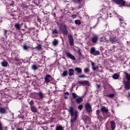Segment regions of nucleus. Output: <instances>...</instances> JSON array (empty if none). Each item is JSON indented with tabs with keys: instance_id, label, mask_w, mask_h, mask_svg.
Instances as JSON below:
<instances>
[{
	"instance_id": "obj_1",
	"label": "nucleus",
	"mask_w": 130,
	"mask_h": 130,
	"mask_svg": "<svg viewBox=\"0 0 130 130\" xmlns=\"http://www.w3.org/2000/svg\"><path fill=\"white\" fill-rule=\"evenodd\" d=\"M45 83L46 84H48V83H50V82L54 80V78L51 76L50 74H47L45 76Z\"/></svg>"
},
{
	"instance_id": "obj_2",
	"label": "nucleus",
	"mask_w": 130,
	"mask_h": 130,
	"mask_svg": "<svg viewBox=\"0 0 130 130\" xmlns=\"http://www.w3.org/2000/svg\"><path fill=\"white\" fill-rule=\"evenodd\" d=\"M85 109L88 113H91L92 111H93V110L92 109V107L91 106V105L89 103H86L85 105Z\"/></svg>"
},
{
	"instance_id": "obj_3",
	"label": "nucleus",
	"mask_w": 130,
	"mask_h": 130,
	"mask_svg": "<svg viewBox=\"0 0 130 130\" xmlns=\"http://www.w3.org/2000/svg\"><path fill=\"white\" fill-rule=\"evenodd\" d=\"M90 54L92 55H100V52L96 50L94 47H92L90 49Z\"/></svg>"
},
{
	"instance_id": "obj_4",
	"label": "nucleus",
	"mask_w": 130,
	"mask_h": 130,
	"mask_svg": "<svg viewBox=\"0 0 130 130\" xmlns=\"http://www.w3.org/2000/svg\"><path fill=\"white\" fill-rule=\"evenodd\" d=\"M73 2L75 3L76 4H79L80 5L79 6L78 9H81L84 4H85V0H72Z\"/></svg>"
},
{
	"instance_id": "obj_5",
	"label": "nucleus",
	"mask_w": 130,
	"mask_h": 130,
	"mask_svg": "<svg viewBox=\"0 0 130 130\" xmlns=\"http://www.w3.org/2000/svg\"><path fill=\"white\" fill-rule=\"evenodd\" d=\"M113 2L117 5H121L122 7L125 5V1L123 0H113Z\"/></svg>"
},
{
	"instance_id": "obj_6",
	"label": "nucleus",
	"mask_w": 130,
	"mask_h": 130,
	"mask_svg": "<svg viewBox=\"0 0 130 130\" xmlns=\"http://www.w3.org/2000/svg\"><path fill=\"white\" fill-rule=\"evenodd\" d=\"M113 2L117 5H121L122 7L125 5V1L123 0H113Z\"/></svg>"
},
{
	"instance_id": "obj_7",
	"label": "nucleus",
	"mask_w": 130,
	"mask_h": 130,
	"mask_svg": "<svg viewBox=\"0 0 130 130\" xmlns=\"http://www.w3.org/2000/svg\"><path fill=\"white\" fill-rule=\"evenodd\" d=\"M82 119L83 120H84V121L86 122V123H89V122L91 121V119L90 118V117L86 115H84L82 116Z\"/></svg>"
},
{
	"instance_id": "obj_8",
	"label": "nucleus",
	"mask_w": 130,
	"mask_h": 130,
	"mask_svg": "<svg viewBox=\"0 0 130 130\" xmlns=\"http://www.w3.org/2000/svg\"><path fill=\"white\" fill-rule=\"evenodd\" d=\"M123 83L124 84V88L126 90H130V81L125 82L123 80Z\"/></svg>"
},
{
	"instance_id": "obj_9",
	"label": "nucleus",
	"mask_w": 130,
	"mask_h": 130,
	"mask_svg": "<svg viewBox=\"0 0 130 130\" xmlns=\"http://www.w3.org/2000/svg\"><path fill=\"white\" fill-rule=\"evenodd\" d=\"M68 39L69 40V43L71 46H74V38L72 36V35H68Z\"/></svg>"
},
{
	"instance_id": "obj_10",
	"label": "nucleus",
	"mask_w": 130,
	"mask_h": 130,
	"mask_svg": "<svg viewBox=\"0 0 130 130\" xmlns=\"http://www.w3.org/2000/svg\"><path fill=\"white\" fill-rule=\"evenodd\" d=\"M71 122L73 123V122H75L77 120V118L78 117L77 114H71Z\"/></svg>"
},
{
	"instance_id": "obj_11",
	"label": "nucleus",
	"mask_w": 130,
	"mask_h": 130,
	"mask_svg": "<svg viewBox=\"0 0 130 130\" xmlns=\"http://www.w3.org/2000/svg\"><path fill=\"white\" fill-rule=\"evenodd\" d=\"M79 84H81V85H82L83 86H85V85H86L87 86H90V83L89 81L87 80L83 81H78Z\"/></svg>"
},
{
	"instance_id": "obj_12",
	"label": "nucleus",
	"mask_w": 130,
	"mask_h": 130,
	"mask_svg": "<svg viewBox=\"0 0 130 130\" xmlns=\"http://www.w3.org/2000/svg\"><path fill=\"white\" fill-rule=\"evenodd\" d=\"M69 112L71 114H77V113H78L77 110H74V108L72 106L70 107L69 109Z\"/></svg>"
},
{
	"instance_id": "obj_13",
	"label": "nucleus",
	"mask_w": 130,
	"mask_h": 130,
	"mask_svg": "<svg viewBox=\"0 0 130 130\" xmlns=\"http://www.w3.org/2000/svg\"><path fill=\"white\" fill-rule=\"evenodd\" d=\"M66 54L68 57H69V58L72 59V60H76V57H75L71 53L66 52Z\"/></svg>"
},
{
	"instance_id": "obj_14",
	"label": "nucleus",
	"mask_w": 130,
	"mask_h": 130,
	"mask_svg": "<svg viewBox=\"0 0 130 130\" xmlns=\"http://www.w3.org/2000/svg\"><path fill=\"white\" fill-rule=\"evenodd\" d=\"M98 39H99L98 36L94 35L91 39V41L93 43H96L98 41Z\"/></svg>"
},
{
	"instance_id": "obj_15",
	"label": "nucleus",
	"mask_w": 130,
	"mask_h": 130,
	"mask_svg": "<svg viewBox=\"0 0 130 130\" xmlns=\"http://www.w3.org/2000/svg\"><path fill=\"white\" fill-rule=\"evenodd\" d=\"M101 110L103 113H108V108H107V107H106L105 106H103L101 108Z\"/></svg>"
},
{
	"instance_id": "obj_16",
	"label": "nucleus",
	"mask_w": 130,
	"mask_h": 130,
	"mask_svg": "<svg viewBox=\"0 0 130 130\" xmlns=\"http://www.w3.org/2000/svg\"><path fill=\"white\" fill-rule=\"evenodd\" d=\"M76 102L77 104H81L82 102H83V98L81 96H78L77 98H76Z\"/></svg>"
},
{
	"instance_id": "obj_17",
	"label": "nucleus",
	"mask_w": 130,
	"mask_h": 130,
	"mask_svg": "<svg viewBox=\"0 0 130 130\" xmlns=\"http://www.w3.org/2000/svg\"><path fill=\"white\" fill-rule=\"evenodd\" d=\"M109 41L111 42V43H114V42H116V39H115V36H110Z\"/></svg>"
},
{
	"instance_id": "obj_18",
	"label": "nucleus",
	"mask_w": 130,
	"mask_h": 130,
	"mask_svg": "<svg viewBox=\"0 0 130 130\" xmlns=\"http://www.w3.org/2000/svg\"><path fill=\"white\" fill-rule=\"evenodd\" d=\"M123 74L125 76V78L127 80V82H130V75L125 72H123Z\"/></svg>"
},
{
	"instance_id": "obj_19",
	"label": "nucleus",
	"mask_w": 130,
	"mask_h": 130,
	"mask_svg": "<svg viewBox=\"0 0 130 130\" xmlns=\"http://www.w3.org/2000/svg\"><path fill=\"white\" fill-rule=\"evenodd\" d=\"M120 77V75L117 73H115L113 74L112 78L114 79V80H118L119 79V77Z\"/></svg>"
},
{
	"instance_id": "obj_20",
	"label": "nucleus",
	"mask_w": 130,
	"mask_h": 130,
	"mask_svg": "<svg viewBox=\"0 0 130 130\" xmlns=\"http://www.w3.org/2000/svg\"><path fill=\"white\" fill-rule=\"evenodd\" d=\"M111 123V128L112 130L115 129V121H112L110 122Z\"/></svg>"
},
{
	"instance_id": "obj_21",
	"label": "nucleus",
	"mask_w": 130,
	"mask_h": 130,
	"mask_svg": "<svg viewBox=\"0 0 130 130\" xmlns=\"http://www.w3.org/2000/svg\"><path fill=\"white\" fill-rule=\"evenodd\" d=\"M100 42H101L102 43H104L105 42H107V41H106V38L104 36H103V37H101L100 38Z\"/></svg>"
},
{
	"instance_id": "obj_22",
	"label": "nucleus",
	"mask_w": 130,
	"mask_h": 130,
	"mask_svg": "<svg viewBox=\"0 0 130 130\" xmlns=\"http://www.w3.org/2000/svg\"><path fill=\"white\" fill-rule=\"evenodd\" d=\"M55 130H64V127L62 126L61 125H56Z\"/></svg>"
},
{
	"instance_id": "obj_23",
	"label": "nucleus",
	"mask_w": 130,
	"mask_h": 130,
	"mask_svg": "<svg viewBox=\"0 0 130 130\" xmlns=\"http://www.w3.org/2000/svg\"><path fill=\"white\" fill-rule=\"evenodd\" d=\"M75 71L78 73V74H82V69L79 67H76L74 68Z\"/></svg>"
},
{
	"instance_id": "obj_24",
	"label": "nucleus",
	"mask_w": 130,
	"mask_h": 130,
	"mask_svg": "<svg viewBox=\"0 0 130 130\" xmlns=\"http://www.w3.org/2000/svg\"><path fill=\"white\" fill-rule=\"evenodd\" d=\"M14 27L17 29V30H20L21 28H22V25L19 24V23H15L14 25Z\"/></svg>"
},
{
	"instance_id": "obj_25",
	"label": "nucleus",
	"mask_w": 130,
	"mask_h": 130,
	"mask_svg": "<svg viewBox=\"0 0 130 130\" xmlns=\"http://www.w3.org/2000/svg\"><path fill=\"white\" fill-rule=\"evenodd\" d=\"M30 109L32 112L36 113L37 112V109L36 106H30Z\"/></svg>"
},
{
	"instance_id": "obj_26",
	"label": "nucleus",
	"mask_w": 130,
	"mask_h": 130,
	"mask_svg": "<svg viewBox=\"0 0 130 130\" xmlns=\"http://www.w3.org/2000/svg\"><path fill=\"white\" fill-rule=\"evenodd\" d=\"M69 75L70 76V77H71V76H74V73L75 71H74L73 69H69Z\"/></svg>"
},
{
	"instance_id": "obj_27",
	"label": "nucleus",
	"mask_w": 130,
	"mask_h": 130,
	"mask_svg": "<svg viewBox=\"0 0 130 130\" xmlns=\"http://www.w3.org/2000/svg\"><path fill=\"white\" fill-rule=\"evenodd\" d=\"M1 64L3 68H6L8 67V64H9V63H8V61H4L2 62Z\"/></svg>"
},
{
	"instance_id": "obj_28",
	"label": "nucleus",
	"mask_w": 130,
	"mask_h": 130,
	"mask_svg": "<svg viewBox=\"0 0 130 130\" xmlns=\"http://www.w3.org/2000/svg\"><path fill=\"white\" fill-rule=\"evenodd\" d=\"M38 68H39V66L37 64H32L31 66V69L34 71H36V70H38Z\"/></svg>"
},
{
	"instance_id": "obj_29",
	"label": "nucleus",
	"mask_w": 130,
	"mask_h": 130,
	"mask_svg": "<svg viewBox=\"0 0 130 130\" xmlns=\"http://www.w3.org/2000/svg\"><path fill=\"white\" fill-rule=\"evenodd\" d=\"M97 118L99 119L100 121H102L103 119H104V117H103L102 115L100 114L97 115Z\"/></svg>"
},
{
	"instance_id": "obj_30",
	"label": "nucleus",
	"mask_w": 130,
	"mask_h": 130,
	"mask_svg": "<svg viewBox=\"0 0 130 130\" xmlns=\"http://www.w3.org/2000/svg\"><path fill=\"white\" fill-rule=\"evenodd\" d=\"M61 31L64 35H68V34H69V31L67 29V27L64 29H62Z\"/></svg>"
},
{
	"instance_id": "obj_31",
	"label": "nucleus",
	"mask_w": 130,
	"mask_h": 130,
	"mask_svg": "<svg viewBox=\"0 0 130 130\" xmlns=\"http://www.w3.org/2000/svg\"><path fill=\"white\" fill-rule=\"evenodd\" d=\"M60 27L61 30H63V29H66V28H67L68 26H67L64 23H62L60 24Z\"/></svg>"
},
{
	"instance_id": "obj_32",
	"label": "nucleus",
	"mask_w": 130,
	"mask_h": 130,
	"mask_svg": "<svg viewBox=\"0 0 130 130\" xmlns=\"http://www.w3.org/2000/svg\"><path fill=\"white\" fill-rule=\"evenodd\" d=\"M53 46H56L58 44V41L56 39H54L52 42Z\"/></svg>"
},
{
	"instance_id": "obj_33",
	"label": "nucleus",
	"mask_w": 130,
	"mask_h": 130,
	"mask_svg": "<svg viewBox=\"0 0 130 130\" xmlns=\"http://www.w3.org/2000/svg\"><path fill=\"white\" fill-rule=\"evenodd\" d=\"M52 35H55V34H58V30L56 29H52Z\"/></svg>"
},
{
	"instance_id": "obj_34",
	"label": "nucleus",
	"mask_w": 130,
	"mask_h": 130,
	"mask_svg": "<svg viewBox=\"0 0 130 130\" xmlns=\"http://www.w3.org/2000/svg\"><path fill=\"white\" fill-rule=\"evenodd\" d=\"M35 48L38 50H41L42 49V46L41 44H39Z\"/></svg>"
},
{
	"instance_id": "obj_35",
	"label": "nucleus",
	"mask_w": 130,
	"mask_h": 130,
	"mask_svg": "<svg viewBox=\"0 0 130 130\" xmlns=\"http://www.w3.org/2000/svg\"><path fill=\"white\" fill-rule=\"evenodd\" d=\"M0 113H6V109L4 108H0Z\"/></svg>"
},
{
	"instance_id": "obj_36",
	"label": "nucleus",
	"mask_w": 130,
	"mask_h": 130,
	"mask_svg": "<svg viewBox=\"0 0 130 130\" xmlns=\"http://www.w3.org/2000/svg\"><path fill=\"white\" fill-rule=\"evenodd\" d=\"M107 97H109V98H111V99H113L114 98V93L110 94L107 95Z\"/></svg>"
},
{
	"instance_id": "obj_37",
	"label": "nucleus",
	"mask_w": 130,
	"mask_h": 130,
	"mask_svg": "<svg viewBox=\"0 0 130 130\" xmlns=\"http://www.w3.org/2000/svg\"><path fill=\"white\" fill-rule=\"evenodd\" d=\"M72 97H73V99H76L77 98V97L78 98L79 96H78V95H77V94H76V93L73 92V93H72Z\"/></svg>"
},
{
	"instance_id": "obj_38",
	"label": "nucleus",
	"mask_w": 130,
	"mask_h": 130,
	"mask_svg": "<svg viewBox=\"0 0 130 130\" xmlns=\"http://www.w3.org/2000/svg\"><path fill=\"white\" fill-rule=\"evenodd\" d=\"M75 23L76 25H81V20H75Z\"/></svg>"
},
{
	"instance_id": "obj_39",
	"label": "nucleus",
	"mask_w": 130,
	"mask_h": 130,
	"mask_svg": "<svg viewBox=\"0 0 130 130\" xmlns=\"http://www.w3.org/2000/svg\"><path fill=\"white\" fill-rule=\"evenodd\" d=\"M84 72L85 73V74H87V73H90V69L89 68H85L84 69Z\"/></svg>"
},
{
	"instance_id": "obj_40",
	"label": "nucleus",
	"mask_w": 130,
	"mask_h": 130,
	"mask_svg": "<svg viewBox=\"0 0 130 130\" xmlns=\"http://www.w3.org/2000/svg\"><path fill=\"white\" fill-rule=\"evenodd\" d=\"M62 76H63V77L68 76V71H64L63 72V73L62 74Z\"/></svg>"
},
{
	"instance_id": "obj_41",
	"label": "nucleus",
	"mask_w": 130,
	"mask_h": 130,
	"mask_svg": "<svg viewBox=\"0 0 130 130\" xmlns=\"http://www.w3.org/2000/svg\"><path fill=\"white\" fill-rule=\"evenodd\" d=\"M83 105H80L78 106V109H79V110H82L83 108Z\"/></svg>"
},
{
	"instance_id": "obj_42",
	"label": "nucleus",
	"mask_w": 130,
	"mask_h": 130,
	"mask_svg": "<svg viewBox=\"0 0 130 130\" xmlns=\"http://www.w3.org/2000/svg\"><path fill=\"white\" fill-rule=\"evenodd\" d=\"M78 54H79V56H82V53H81V49L80 48L78 49Z\"/></svg>"
},
{
	"instance_id": "obj_43",
	"label": "nucleus",
	"mask_w": 130,
	"mask_h": 130,
	"mask_svg": "<svg viewBox=\"0 0 130 130\" xmlns=\"http://www.w3.org/2000/svg\"><path fill=\"white\" fill-rule=\"evenodd\" d=\"M93 71H96V70H99V67L96 66L95 67L92 68Z\"/></svg>"
},
{
	"instance_id": "obj_44",
	"label": "nucleus",
	"mask_w": 130,
	"mask_h": 130,
	"mask_svg": "<svg viewBox=\"0 0 130 130\" xmlns=\"http://www.w3.org/2000/svg\"><path fill=\"white\" fill-rule=\"evenodd\" d=\"M23 48L24 49V50H28V46H27L26 45H24L23 46Z\"/></svg>"
},
{
	"instance_id": "obj_45",
	"label": "nucleus",
	"mask_w": 130,
	"mask_h": 130,
	"mask_svg": "<svg viewBox=\"0 0 130 130\" xmlns=\"http://www.w3.org/2000/svg\"><path fill=\"white\" fill-rule=\"evenodd\" d=\"M78 78H79L80 79H83L84 78H86V76H85V75H79L78 76Z\"/></svg>"
},
{
	"instance_id": "obj_46",
	"label": "nucleus",
	"mask_w": 130,
	"mask_h": 130,
	"mask_svg": "<svg viewBox=\"0 0 130 130\" xmlns=\"http://www.w3.org/2000/svg\"><path fill=\"white\" fill-rule=\"evenodd\" d=\"M91 65L92 66V69L95 67V62L91 61Z\"/></svg>"
},
{
	"instance_id": "obj_47",
	"label": "nucleus",
	"mask_w": 130,
	"mask_h": 130,
	"mask_svg": "<svg viewBox=\"0 0 130 130\" xmlns=\"http://www.w3.org/2000/svg\"><path fill=\"white\" fill-rule=\"evenodd\" d=\"M34 104V101L31 100V101L29 102V105L30 106H32Z\"/></svg>"
},
{
	"instance_id": "obj_48",
	"label": "nucleus",
	"mask_w": 130,
	"mask_h": 130,
	"mask_svg": "<svg viewBox=\"0 0 130 130\" xmlns=\"http://www.w3.org/2000/svg\"><path fill=\"white\" fill-rule=\"evenodd\" d=\"M39 95L41 98H43V94H42V92H39Z\"/></svg>"
},
{
	"instance_id": "obj_49",
	"label": "nucleus",
	"mask_w": 130,
	"mask_h": 130,
	"mask_svg": "<svg viewBox=\"0 0 130 130\" xmlns=\"http://www.w3.org/2000/svg\"><path fill=\"white\" fill-rule=\"evenodd\" d=\"M14 59L16 61H20V59L18 57H15Z\"/></svg>"
},
{
	"instance_id": "obj_50",
	"label": "nucleus",
	"mask_w": 130,
	"mask_h": 130,
	"mask_svg": "<svg viewBox=\"0 0 130 130\" xmlns=\"http://www.w3.org/2000/svg\"><path fill=\"white\" fill-rule=\"evenodd\" d=\"M72 18L73 19H76V18H77V15L76 14H74L72 15Z\"/></svg>"
},
{
	"instance_id": "obj_51",
	"label": "nucleus",
	"mask_w": 130,
	"mask_h": 130,
	"mask_svg": "<svg viewBox=\"0 0 130 130\" xmlns=\"http://www.w3.org/2000/svg\"><path fill=\"white\" fill-rule=\"evenodd\" d=\"M7 32H8V30L4 29V36H7Z\"/></svg>"
},
{
	"instance_id": "obj_52",
	"label": "nucleus",
	"mask_w": 130,
	"mask_h": 130,
	"mask_svg": "<svg viewBox=\"0 0 130 130\" xmlns=\"http://www.w3.org/2000/svg\"><path fill=\"white\" fill-rule=\"evenodd\" d=\"M0 130H3V125L2 124V122H0Z\"/></svg>"
},
{
	"instance_id": "obj_53",
	"label": "nucleus",
	"mask_w": 130,
	"mask_h": 130,
	"mask_svg": "<svg viewBox=\"0 0 130 130\" xmlns=\"http://www.w3.org/2000/svg\"><path fill=\"white\" fill-rule=\"evenodd\" d=\"M64 95H67V96H69V92L67 91L64 92Z\"/></svg>"
},
{
	"instance_id": "obj_54",
	"label": "nucleus",
	"mask_w": 130,
	"mask_h": 130,
	"mask_svg": "<svg viewBox=\"0 0 130 130\" xmlns=\"http://www.w3.org/2000/svg\"><path fill=\"white\" fill-rule=\"evenodd\" d=\"M16 130H23L22 128H17Z\"/></svg>"
},
{
	"instance_id": "obj_55",
	"label": "nucleus",
	"mask_w": 130,
	"mask_h": 130,
	"mask_svg": "<svg viewBox=\"0 0 130 130\" xmlns=\"http://www.w3.org/2000/svg\"><path fill=\"white\" fill-rule=\"evenodd\" d=\"M128 98H130V91L129 92H128V95H127Z\"/></svg>"
},
{
	"instance_id": "obj_56",
	"label": "nucleus",
	"mask_w": 130,
	"mask_h": 130,
	"mask_svg": "<svg viewBox=\"0 0 130 130\" xmlns=\"http://www.w3.org/2000/svg\"><path fill=\"white\" fill-rule=\"evenodd\" d=\"M64 99H68V96H64Z\"/></svg>"
},
{
	"instance_id": "obj_57",
	"label": "nucleus",
	"mask_w": 130,
	"mask_h": 130,
	"mask_svg": "<svg viewBox=\"0 0 130 130\" xmlns=\"http://www.w3.org/2000/svg\"><path fill=\"white\" fill-rule=\"evenodd\" d=\"M12 4H10V6H13V5H14V2H12Z\"/></svg>"
},
{
	"instance_id": "obj_58",
	"label": "nucleus",
	"mask_w": 130,
	"mask_h": 130,
	"mask_svg": "<svg viewBox=\"0 0 130 130\" xmlns=\"http://www.w3.org/2000/svg\"><path fill=\"white\" fill-rule=\"evenodd\" d=\"M97 24H98V23H96V24L95 25V26H94L93 27V28H95V27H96V26H97Z\"/></svg>"
},
{
	"instance_id": "obj_59",
	"label": "nucleus",
	"mask_w": 130,
	"mask_h": 130,
	"mask_svg": "<svg viewBox=\"0 0 130 130\" xmlns=\"http://www.w3.org/2000/svg\"><path fill=\"white\" fill-rule=\"evenodd\" d=\"M119 21H120V22L123 21V20L122 19H119Z\"/></svg>"
},
{
	"instance_id": "obj_60",
	"label": "nucleus",
	"mask_w": 130,
	"mask_h": 130,
	"mask_svg": "<svg viewBox=\"0 0 130 130\" xmlns=\"http://www.w3.org/2000/svg\"><path fill=\"white\" fill-rule=\"evenodd\" d=\"M27 130H33V129L31 128H29L28 129H27Z\"/></svg>"
},
{
	"instance_id": "obj_61",
	"label": "nucleus",
	"mask_w": 130,
	"mask_h": 130,
	"mask_svg": "<svg viewBox=\"0 0 130 130\" xmlns=\"http://www.w3.org/2000/svg\"><path fill=\"white\" fill-rule=\"evenodd\" d=\"M97 113H99V110L96 111Z\"/></svg>"
},
{
	"instance_id": "obj_62",
	"label": "nucleus",
	"mask_w": 130,
	"mask_h": 130,
	"mask_svg": "<svg viewBox=\"0 0 130 130\" xmlns=\"http://www.w3.org/2000/svg\"><path fill=\"white\" fill-rule=\"evenodd\" d=\"M98 88H100V85H98Z\"/></svg>"
},
{
	"instance_id": "obj_63",
	"label": "nucleus",
	"mask_w": 130,
	"mask_h": 130,
	"mask_svg": "<svg viewBox=\"0 0 130 130\" xmlns=\"http://www.w3.org/2000/svg\"><path fill=\"white\" fill-rule=\"evenodd\" d=\"M3 22V20H0V23H2Z\"/></svg>"
},
{
	"instance_id": "obj_64",
	"label": "nucleus",
	"mask_w": 130,
	"mask_h": 130,
	"mask_svg": "<svg viewBox=\"0 0 130 130\" xmlns=\"http://www.w3.org/2000/svg\"><path fill=\"white\" fill-rule=\"evenodd\" d=\"M128 7H130V4H129V6H128Z\"/></svg>"
}]
</instances>
